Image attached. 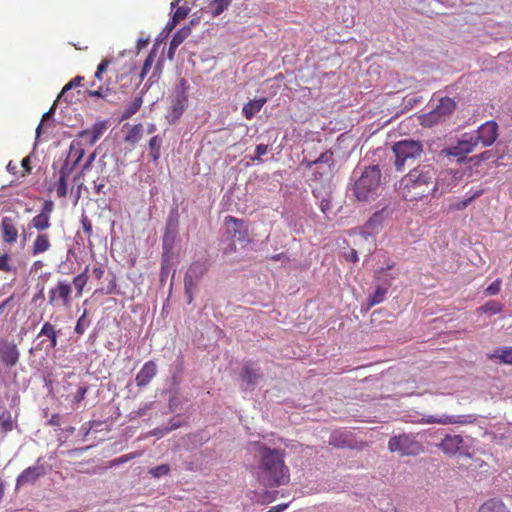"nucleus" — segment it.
Here are the masks:
<instances>
[{
  "mask_svg": "<svg viewBox=\"0 0 512 512\" xmlns=\"http://www.w3.org/2000/svg\"><path fill=\"white\" fill-rule=\"evenodd\" d=\"M399 190L407 201H419L438 190L436 171L431 165H419L400 180Z\"/></svg>",
  "mask_w": 512,
  "mask_h": 512,
  "instance_id": "1",
  "label": "nucleus"
},
{
  "mask_svg": "<svg viewBox=\"0 0 512 512\" xmlns=\"http://www.w3.org/2000/svg\"><path fill=\"white\" fill-rule=\"evenodd\" d=\"M259 464L257 478L267 487H276L289 481V469L285 465V452L264 445L258 447Z\"/></svg>",
  "mask_w": 512,
  "mask_h": 512,
  "instance_id": "2",
  "label": "nucleus"
},
{
  "mask_svg": "<svg viewBox=\"0 0 512 512\" xmlns=\"http://www.w3.org/2000/svg\"><path fill=\"white\" fill-rule=\"evenodd\" d=\"M123 77L117 59L112 56L105 57L98 64L94 73V80L91 82L87 93L91 97L104 99L115 91Z\"/></svg>",
  "mask_w": 512,
  "mask_h": 512,
  "instance_id": "3",
  "label": "nucleus"
},
{
  "mask_svg": "<svg viewBox=\"0 0 512 512\" xmlns=\"http://www.w3.org/2000/svg\"><path fill=\"white\" fill-rule=\"evenodd\" d=\"M381 182V171L378 166L366 167L355 181L353 194L359 201H368L377 195Z\"/></svg>",
  "mask_w": 512,
  "mask_h": 512,
  "instance_id": "4",
  "label": "nucleus"
},
{
  "mask_svg": "<svg viewBox=\"0 0 512 512\" xmlns=\"http://www.w3.org/2000/svg\"><path fill=\"white\" fill-rule=\"evenodd\" d=\"M392 150L395 154V168L402 171L405 165H411L420 158L423 146L419 141L405 139L396 142Z\"/></svg>",
  "mask_w": 512,
  "mask_h": 512,
  "instance_id": "5",
  "label": "nucleus"
},
{
  "mask_svg": "<svg viewBox=\"0 0 512 512\" xmlns=\"http://www.w3.org/2000/svg\"><path fill=\"white\" fill-rule=\"evenodd\" d=\"M390 452H398L402 456H416L423 452L424 447L416 437L411 434H400L390 438L388 442Z\"/></svg>",
  "mask_w": 512,
  "mask_h": 512,
  "instance_id": "6",
  "label": "nucleus"
},
{
  "mask_svg": "<svg viewBox=\"0 0 512 512\" xmlns=\"http://www.w3.org/2000/svg\"><path fill=\"white\" fill-rule=\"evenodd\" d=\"M456 109V102L450 97H442L437 106L430 112L421 116V124L423 126L431 127L450 116Z\"/></svg>",
  "mask_w": 512,
  "mask_h": 512,
  "instance_id": "7",
  "label": "nucleus"
},
{
  "mask_svg": "<svg viewBox=\"0 0 512 512\" xmlns=\"http://www.w3.org/2000/svg\"><path fill=\"white\" fill-rule=\"evenodd\" d=\"M206 271L207 266L204 262L195 261L189 266L184 277V289L189 304L192 303L193 292Z\"/></svg>",
  "mask_w": 512,
  "mask_h": 512,
  "instance_id": "8",
  "label": "nucleus"
},
{
  "mask_svg": "<svg viewBox=\"0 0 512 512\" xmlns=\"http://www.w3.org/2000/svg\"><path fill=\"white\" fill-rule=\"evenodd\" d=\"M72 286L65 280H59L55 287L48 292L49 304L52 306L70 307L72 300Z\"/></svg>",
  "mask_w": 512,
  "mask_h": 512,
  "instance_id": "9",
  "label": "nucleus"
},
{
  "mask_svg": "<svg viewBox=\"0 0 512 512\" xmlns=\"http://www.w3.org/2000/svg\"><path fill=\"white\" fill-rule=\"evenodd\" d=\"M473 137V141L478 147L491 146L498 136V125L494 121H487L482 124L477 130L469 133Z\"/></svg>",
  "mask_w": 512,
  "mask_h": 512,
  "instance_id": "10",
  "label": "nucleus"
},
{
  "mask_svg": "<svg viewBox=\"0 0 512 512\" xmlns=\"http://www.w3.org/2000/svg\"><path fill=\"white\" fill-rule=\"evenodd\" d=\"M476 148L473 137L469 133H465L455 145L447 147L443 152L447 156L456 158L458 162H462L466 159V155L472 153Z\"/></svg>",
  "mask_w": 512,
  "mask_h": 512,
  "instance_id": "11",
  "label": "nucleus"
},
{
  "mask_svg": "<svg viewBox=\"0 0 512 512\" xmlns=\"http://www.w3.org/2000/svg\"><path fill=\"white\" fill-rule=\"evenodd\" d=\"M20 360V351L13 340L0 339V362L6 368H12Z\"/></svg>",
  "mask_w": 512,
  "mask_h": 512,
  "instance_id": "12",
  "label": "nucleus"
},
{
  "mask_svg": "<svg viewBox=\"0 0 512 512\" xmlns=\"http://www.w3.org/2000/svg\"><path fill=\"white\" fill-rule=\"evenodd\" d=\"M46 474V469L43 464H40V459L37 460V463L33 466H29L24 469L16 480V488L34 484L40 477Z\"/></svg>",
  "mask_w": 512,
  "mask_h": 512,
  "instance_id": "13",
  "label": "nucleus"
},
{
  "mask_svg": "<svg viewBox=\"0 0 512 512\" xmlns=\"http://www.w3.org/2000/svg\"><path fill=\"white\" fill-rule=\"evenodd\" d=\"M314 165L325 166L323 172L314 171L313 177L315 180L322 179L324 176H328L331 174L334 161H333V152L331 150H326L321 153L320 156L314 160L306 163V167L311 168Z\"/></svg>",
  "mask_w": 512,
  "mask_h": 512,
  "instance_id": "14",
  "label": "nucleus"
},
{
  "mask_svg": "<svg viewBox=\"0 0 512 512\" xmlns=\"http://www.w3.org/2000/svg\"><path fill=\"white\" fill-rule=\"evenodd\" d=\"M225 224L228 226V233L233 238L237 239L238 241L248 240L249 233L244 220L237 219L233 216H226Z\"/></svg>",
  "mask_w": 512,
  "mask_h": 512,
  "instance_id": "15",
  "label": "nucleus"
},
{
  "mask_svg": "<svg viewBox=\"0 0 512 512\" xmlns=\"http://www.w3.org/2000/svg\"><path fill=\"white\" fill-rule=\"evenodd\" d=\"M106 129L107 123L105 121H97L90 129L82 130L78 136L89 145H93L102 137Z\"/></svg>",
  "mask_w": 512,
  "mask_h": 512,
  "instance_id": "16",
  "label": "nucleus"
},
{
  "mask_svg": "<svg viewBox=\"0 0 512 512\" xmlns=\"http://www.w3.org/2000/svg\"><path fill=\"white\" fill-rule=\"evenodd\" d=\"M157 373V365L154 361H147L135 377L136 385L140 388L147 386Z\"/></svg>",
  "mask_w": 512,
  "mask_h": 512,
  "instance_id": "17",
  "label": "nucleus"
},
{
  "mask_svg": "<svg viewBox=\"0 0 512 512\" xmlns=\"http://www.w3.org/2000/svg\"><path fill=\"white\" fill-rule=\"evenodd\" d=\"M1 236L5 243L11 244L18 238V229L15 220L11 217H3L1 221Z\"/></svg>",
  "mask_w": 512,
  "mask_h": 512,
  "instance_id": "18",
  "label": "nucleus"
},
{
  "mask_svg": "<svg viewBox=\"0 0 512 512\" xmlns=\"http://www.w3.org/2000/svg\"><path fill=\"white\" fill-rule=\"evenodd\" d=\"M467 420H464L462 416H450V415H441V416H424L419 420L421 424H440V425H449V424H464L467 423Z\"/></svg>",
  "mask_w": 512,
  "mask_h": 512,
  "instance_id": "19",
  "label": "nucleus"
},
{
  "mask_svg": "<svg viewBox=\"0 0 512 512\" xmlns=\"http://www.w3.org/2000/svg\"><path fill=\"white\" fill-rule=\"evenodd\" d=\"M463 438L460 435H446L440 443V449L446 454H456L463 446Z\"/></svg>",
  "mask_w": 512,
  "mask_h": 512,
  "instance_id": "20",
  "label": "nucleus"
},
{
  "mask_svg": "<svg viewBox=\"0 0 512 512\" xmlns=\"http://www.w3.org/2000/svg\"><path fill=\"white\" fill-rule=\"evenodd\" d=\"M187 96L184 91H179L172 100L170 117L172 121L180 118L187 106Z\"/></svg>",
  "mask_w": 512,
  "mask_h": 512,
  "instance_id": "21",
  "label": "nucleus"
},
{
  "mask_svg": "<svg viewBox=\"0 0 512 512\" xmlns=\"http://www.w3.org/2000/svg\"><path fill=\"white\" fill-rule=\"evenodd\" d=\"M52 244L50 237L46 233H38L31 246L32 255L36 256L48 251Z\"/></svg>",
  "mask_w": 512,
  "mask_h": 512,
  "instance_id": "22",
  "label": "nucleus"
},
{
  "mask_svg": "<svg viewBox=\"0 0 512 512\" xmlns=\"http://www.w3.org/2000/svg\"><path fill=\"white\" fill-rule=\"evenodd\" d=\"M71 173V169L67 163H65L59 170V179L55 184L56 194L59 198H63L67 195V179Z\"/></svg>",
  "mask_w": 512,
  "mask_h": 512,
  "instance_id": "23",
  "label": "nucleus"
},
{
  "mask_svg": "<svg viewBox=\"0 0 512 512\" xmlns=\"http://www.w3.org/2000/svg\"><path fill=\"white\" fill-rule=\"evenodd\" d=\"M267 102V98L262 97L259 99L250 100L243 108L242 113L247 120H251L256 113H258Z\"/></svg>",
  "mask_w": 512,
  "mask_h": 512,
  "instance_id": "24",
  "label": "nucleus"
},
{
  "mask_svg": "<svg viewBox=\"0 0 512 512\" xmlns=\"http://www.w3.org/2000/svg\"><path fill=\"white\" fill-rule=\"evenodd\" d=\"M191 34V29L189 27H183L178 30L172 37L169 44L168 56L172 58L175 50L178 48L180 44H182Z\"/></svg>",
  "mask_w": 512,
  "mask_h": 512,
  "instance_id": "25",
  "label": "nucleus"
},
{
  "mask_svg": "<svg viewBox=\"0 0 512 512\" xmlns=\"http://www.w3.org/2000/svg\"><path fill=\"white\" fill-rule=\"evenodd\" d=\"M477 512H510V510L502 500L492 498L482 503Z\"/></svg>",
  "mask_w": 512,
  "mask_h": 512,
  "instance_id": "26",
  "label": "nucleus"
},
{
  "mask_svg": "<svg viewBox=\"0 0 512 512\" xmlns=\"http://www.w3.org/2000/svg\"><path fill=\"white\" fill-rule=\"evenodd\" d=\"M260 377V374H258L257 371L253 368L252 364H245L241 373V378L243 381L254 388Z\"/></svg>",
  "mask_w": 512,
  "mask_h": 512,
  "instance_id": "27",
  "label": "nucleus"
},
{
  "mask_svg": "<svg viewBox=\"0 0 512 512\" xmlns=\"http://www.w3.org/2000/svg\"><path fill=\"white\" fill-rule=\"evenodd\" d=\"M143 133V125L142 124H136L130 127V129L127 131L124 141L131 146H135L142 138Z\"/></svg>",
  "mask_w": 512,
  "mask_h": 512,
  "instance_id": "28",
  "label": "nucleus"
},
{
  "mask_svg": "<svg viewBox=\"0 0 512 512\" xmlns=\"http://www.w3.org/2000/svg\"><path fill=\"white\" fill-rule=\"evenodd\" d=\"M88 272H89V266L87 265L82 273L76 275L73 278L72 283L76 289V297H78V298L82 296L84 287L86 286V284L88 282V279H89Z\"/></svg>",
  "mask_w": 512,
  "mask_h": 512,
  "instance_id": "29",
  "label": "nucleus"
},
{
  "mask_svg": "<svg viewBox=\"0 0 512 512\" xmlns=\"http://www.w3.org/2000/svg\"><path fill=\"white\" fill-rule=\"evenodd\" d=\"M40 336H46L50 340L51 348H55L57 346L58 335H57L54 325H52L50 322L44 323L41 331L38 334V337H40Z\"/></svg>",
  "mask_w": 512,
  "mask_h": 512,
  "instance_id": "30",
  "label": "nucleus"
},
{
  "mask_svg": "<svg viewBox=\"0 0 512 512\" xmlns=\"http://www.w3.org/2000/svg\"><path fill=\"white\" fill-rule=\"evenodd\" d=\"M83 156H84V149L81 147V145L79 143L72 142L70 145V151H69L67 161L73 159V162H72L71 167H69V169L72 170L75 166H77L79 164V162L81 161V159L83 158ZM66 163L68 164V162H66Z\"/></svg>",
  "mask_w": 512,
  "mask_h": 512,
  "instance_id": "31",
  "label": "nucleus"
},
{
  "mask_svg": "<svg viewBox=\"0 0 512 512\" xmlns=\"http://www.w3.org/2000/svg\"><path fill=\"white\" fill-rule=\"evenodd\" d=\"M386 217L387 212L385 210L375 212L367 221L366 228L371 231L379 229L385 221Z\"/></svg>",
  "mask_w": 512,
  "mask_h": 512,
  "instance_id": "32",
  "label": "nucleus"
},
{
  "mask_svg": "<svg viewBox=\"0 0 512 512\" xmlns=\"http://www.w3.org/2000/svg\"><path fill=\"white\" fill-rule=\"evenodd\" d=\"M30 225L39 232L45 231L51 226L50 217L39 213L31 219Z\"/></svg>",
  "mask_w": 512,
  "mask_h": 512,
  "instance_id": "33",
  "label": "nucleus"
},
{
  "mask_svg": "<svg viewBox=\"0 0 512 512\" xmlns=\"http://www.w3.org/2000/svg\"><path fill=\"white\" fill-rule=\"evenodd\" d=\"M148 145H149V149H150L149 155H150L152 161L156 162L157 160H159V158L161 156L160 149H161V145H162V138L158 135L153 136L149 140Z\"/></svg>",
  "mask_w": 512,
  "mask_h": 512,
  "instance_id": "34",
  "label": "nucleus"
},
{
  "mask_svg": "<svg viewBox=\"0 0 512 512\" xmlns=\"http://www.w3.org/2000/svg\"><path fill=\"white\" fill-rule=\"evenodd\" d=\"M190 11V3L188 1H184V4L178 6L172 16V26H176V24H178L181 20H184Z\"/></svg>",
  "mask_w": 512,
  "mask_h": 512,
  "instance_id": "35",
  "label": "nucleus"
},
{
  "mask_svg": "<svg viewBox=\"0 0 512 512\" xmlns=\"http://www.w3.org/2000/svg\"><path fill=\"white\" fill-rule=\"evenodd\" d=\"M0 429L2 433L11 432L14 429V421L10 411H3L0 414Z\"/></svg>",
  "mask_w": 512,
  "mask_h": 512,
  "instance_id": "36",
  "label": "nucleus"
},
{
  "mask_svg": "<svg viewBox=\"0 0 512 512\" xmlns=\"http://www.w3.org/2000/svg\"><path fill=\"white\" fill-rule=\"evenodd\" d=\"M142 105V99L140 97L135 98L132 102H130L124 109L121 120H126L132 117L135 113L138 112Z\"/></svg>",
  "mask_w": 512,
  "mask_h": 512,
  "instance_id": "37",
  "label": "nucleus"
},
{
  "mask_svg": "<svg viewBox=\"0 0 512 512\" xmlns=\"http://www.w3.org/2000/svg\"><path fill=\"white\" fill-rule=\"evenodd\" d=\"M231 2L232 0H213L210 4L211 15L213 17L219 16L228 8Z\"/></svg>",
  "mask_w": 512,
  "mask_h": 512,
  "instance_id": "38",
  "label": "nucleus"
},
{
  "mask_svg": "<svg viewBox=\"0 0 512 512\" xmlns=\"http://www.w3.org/2000/svg\"><path fill=\"white\" fill-rule=\"evenodd\" d=\"M502 310H503V305L500 302L495 301V300H490V301L486 302L485 305L481 306L478 309V311L480 313H488L491 315L498 314V313L502 312Z\"/></svg>",
  "mask_w": 512,
  "mask_h": 512,
  "instance_id": "39",
  "label": "nucleus"
},
{
  "mask_svg": "<svg viewBox=\"0 0 512 512\" xmlns=\"http://www.w3.org/2000/svg\"><path fill=\"white\" fill-rule=\"evenodd\" d=\"M388 292L386 287H377L374 293L369 297L368 304L370 307L380 304L384 301L385 296Z\"/></svg>",
  "mask_w": 512,
  "mask_h": 512,
  "instance_id": "40",
  "label": "nucleus"
},
{
  "mask_svg": "<svg viewBox=\"0 0 512 512\" xmlns=\"http://www.w3.org/2000/svg\"><path fill=\"white\" fill-rule=\"evenodd\" d=\"M496 357L500 360V362L512 365V347L502 348Z\"/></svg>",
  "mask_w": 512,
  "mask_h": 512,
  "instance_id": "41",
  "label": "nucleus"
},
{
  "mask_svg": "<svg viewBox=\"0 0 512 512\" xmlns=\"http://www.w3.org/2000/svg\"><path fill=\"white\" fill-rule=\"evenodd\" d=\"M170 472V466L168 464L158 465L150 469L149 473L156 478L165 476Z\"/></svg>",
  "mask_w": 512,
  "mask_h": 512,
  "instance_id": "42",
  "label": "nucleus"
},
{
  "mask_svg": "<svg viewBox=\"0 0 512 512\" xmlns=\"http://www.w3.org/2000/svg\"><path fill=\"white\" fill-rule=\"evenodd\" d=\"M502 280L500 278L492 282L486 289L485 294L488 296L497 295L501 290Z\"/></svg>",
  "mask_w": 512,
  "mask_h": 512,
  "instance_id": "43",
  "label": "nucleus"
},
{
  "mask_svg": "<svg viewBox=\"0 0 512 512\" xmlns=\"http://www.w3.org/2000/svg\"><path fill=\"white\" fill-rule=\"evenodd\" d=\"M153 61H154V56L152 54H149L147 56V58L145 59V61L143 63V66H142V69H141L140 78L142 80L146 77V75L150 71V69L152 67V64H153Z\"/></svg>",
  "mask_w": 512,
  "mask_h": 512,
  "instance_id": "44",
  "label": "nucleus"
},
{
  "mask_svg": "<svg viewBox=\"0 0 512 512\" xmlns=\"http://www.w3.org/2000/svg\"><path fill=\"white\" fill-rule=\"evenodd\" d=\"M12 270H13V267L10 264L9 255L8 254L0 255V271L11 272Z\"/></svg>",
  "mask_w": 512,
  "mask_h": 512,
  "instance_id": "45",
  "label": "nucleus"
},
{
  "mask_svg": "<svg viewBox=\"0 0 512 512\" xmlns=\"http://www.w3.org/2000/svg\"><path fill=\"white\" fill-rule=\"evenodd\" d=\"M81 225L87 237L90 238L92 236V222L86 215H82Z\"/></svg>",
  "mask_w": 512,
  "mask_h": 512,
  "instance_id": "46",
  "label": "nucleus"
},
{
  "mask_svg": "<svg viewBox=\"0 0 512 512\" xmlns=\"http://www.w3.org/2000/svg\"><path fill=\"white\" fill-rule=\"evenodd\" d=\"M269 150V146L266 144H259L256 146L255 149V156L252 158V160L261 161V157L265 154H267Z\"/></svg>",
  "mask_w": 512,
  "mask_h": 512,
  "instance_id": "47",
  "label": "nucleus"
},
{
  "mask_svg": "<svg viewBox=\"0 0 512 512\" xmlns=\"http://www.w3.org/2000/svg\"><path fill=\"white\" fill-rule=\"evenodd\" d=\"M136 457V454L135 453H129V454H126V455H123L121 457H118L116 459H113L111 462H110V466H117V465H120V464H123L133 458Z\"/></svg>",
  "mask_w": 512,
  "mask_h": 512,
  "instance_id": "48",
  "label": "nucleus"
},
{
  "mask_svg": "<svg viewBox=\"0 0 512 512\" xmlns=\"http://www.w3.org/2000/svg\"><path fill=\"white\" fill-rule=\"evenodd\" d=\"M54 210V203L51 200H45L40 213L51 218V213Z\"/></svg>",
  "mask_w": 512,
  "mask_h": 512,
  "instance_id": "49",
  "label": "nucleus"
},
{
  "mask_svg": "<svg viewBox=\"0 0 512 512\" xmlns=\"http://www.w3.org/2000/svg\"><path fill=\"white\" fill-rule=\"evenodd\" d=\"M55 112V106L53 105L49 111H47L46 113H44L43 117H42V121L41 123L38 125V127L36 128V135L37 137L40 136L41 134V130H42V126H43V122L46 121L47 119H49Z\"/></svg>",
  "mask_w": 512,
  "mask_h": 512,
  "instance_id": "50",
  "label": "nucleus"
},
{
  "mask_svg": "<svg viewBox=\"0 0 512 512\" xmlns=\"http://www.w3.org/2000/svg\"><path fill=\"white\" fill-rule=\"evenodd\" d=\"M320 209L325 215L330 213L332 210V203H331L330 199H327V198L322 199L320 202Z\"/></svg>",
  "mask_w": 512,
  "mask_h": 512,
  "instance_id": "51",
  "label": "nucleus"
},
{
  "mask_svg": "<svg viewBox=\"0 0 512 512\" xmlns=\"http://www.w3.org/2000/svg\"><path fill=\"white\" fill-rule=\"evenodd\" d=\"M105 274V269L101 264H98L93 267L92 275L95 279L100 280Z\"/></svg>",
  "mask_w": 512,
  "mask_h": 512,
  "instance_id": "52",
  "label": "nucleus"
},
{
  "mask_svg": "<svg viewBox=\"0 0 512 512\" xmlns=\"http://www.w3.org/2000/svg\"><path fill=\"white\" fill-rule=\"evenodd\" d=\"M87 391H88V388L86 386L79 387L74 396V401L77 403L81 402L85 398Z\"/></svg>",
  "mask_w": 512,
  "mask_h": 512,
  "instance_id": "53",
  "label": "nucleus"
},
{
  "mask_svg": "<svg viewBox=\"0 0 512 512\" xmlns=\"http://www.w3.org/2000/svg\"><path fill=\"white\" fill-rule=\"evenodd\" d=\"M85 316H86V311L83 313V315L78 319L77 321V324H76V327H75V332L77 334H83L84 331H85V327H84V320H85Z\"/></svg>",
  "mask_w": 512,
  "mask_h": 512,
  "instance_id": "54",
  "label": "nucleus"
},
{
  "mask_svg": "<svg viewBox=\"0 0 512 512\" xmlns=\"http://www.w3.org/2000/svg\"><path fill=\"white\" fill-rule=\"evenodd\" d=\"M21 166L24 169V175L31 173L32 168H31V160H30L29 156L22 159Z\"/></svg>",
  "mask_w": 512,
  "mask_h": 512,
  "instance_id": "55",
  "label": "nucleus"
},
{
  "mask_svg": "<svg viewBox=\"0 0 512 512\" xmlns=\"http://www.w3.org/2000/svg\"><path fill=\"white\" fill-rule=\"evenodd\" d=\"M82 80H83V77H81V76L75 77L73 80H71L68 84H66L64 86L62 92H65V91L71 89L72 87L79 85Z\"/></svg>",
  "mask_w": 512,
  "mask_h": 512,
  "instance_id": "56",
  "label": "nucleus"
},
{
  "mask_svg": "<svg viewBox=\"0 0 512 512\" xmlns=\"http://www.w3.org/2000/svg\"><path fill=\"white\" fill-rule=\"evenodd\" d=\"M346 259L350 262L358 261V253L356 250L352 249L349 254L346 255Z\"/></svg>",
  "mask_w": 512,
  "mask_h": 512,
  "instance_id": "57",
  "label": "nucleus"
},
{
  "mask_svg": "<svg viewBox=\"0 0 512 512\" xmlns=\"http://www.w3.org/2000/svg\"><path fill=\"white\" fill-rule=\"evenodd\" d=\"M104 187H105V183L103 180L99 183L97 181L94 182V190H95L96 194H98V195L101 194L103 192Z\"/></svg>",
  "mask_w": 512,
  "mask_h": 512,
  "instance_id": "58",
  "label": "nucleus"
},
{
  "mask_svg": "<svg viewBox=\"0 0 512 512\" xmlns=\"http://www.w3.org/2000/svg\"><path fill=\"white\" fill-rule=\"evenodd\" d=\"M288 507V504H279L271 508L273 512H283Z\"/></svg>",
  "mask_w": 512,
  "mask_h": 512,
  "instance_id": "59",
  "label": "nucleus"
},
{
  "mask_svg": "<svg viewBox=\"0 0 512 512\" xmlns=\"http://www.w3.org/2000/svg\"><path fill=\"white\" fill-rule=\"evenodd\" d=\"M44 298V293H43V289H41L34 297H33V301L36 302L37 300L39 299H43Z\"/></svg>",
  "mask_w": 512,
  "mask_h": 512,
  "instance_id": "60",
  "label": "nucleus"
},
{
  "mask_svg": "<svg viewBox=\"0 0 512 512\" xmlns=\"http://www.w3.org/2000/svg\"><path fill=\"white\" fill-rule=\"evenodd\" d=\"M93 160H94V154L89 156L87 163L83 166V170H86Z\"/></svg>",
  "mask_w": 512,
  "mask_h": 512,
  "instance_id": "61",
  "label": "nucleus"
},
{
  "mask_svg": "<svg viewBox=\"0 0 512 512\" xmlns=\"http://www.w3.org/2000/svg\"><path fill=\"white\" fill-rule=\"evenodd\" d=\"M155 131H156V126H155V124H149V125H148V128H147V132H148L149 134H152V133H154Z\"/></svg>",
  "mask_w": 512,
  "mask_h": 512,
  "instance_id": "62",
  "label": "nucleus"
},
{
  "mask_svg": "<svg viewBox=\"0 0 512 512\" xmlns=\"http://www.w3.org/2000/svg\"><path fill=\"white\" fill-rule=\"evenodd\" d=\"M7 170L10 171V172H15L16 170V165H14L11 161L8 163L7 165Z\"/></svg>",
  "mask_w": 512,
  "mask_h": 512,
  "instance_id": "63",
  "label": "nucleus"
},
{
  "mask_svg": "<svg viewBox=\"0 0 512 512\" xmlns=\"http://www.w3.org/2000/svg\"><path fill=\"white\" fill-rule=\"evenodd\" d=\"M11 299H12V297H9L4 302H2V304L0 305V312L7 306V304L10 302Z\"/></svg>",
  "mask_w": 512,
  "mask_h": 512,
  "instance_id": "64",
  "label": "nucleus"
}]
</instances>
